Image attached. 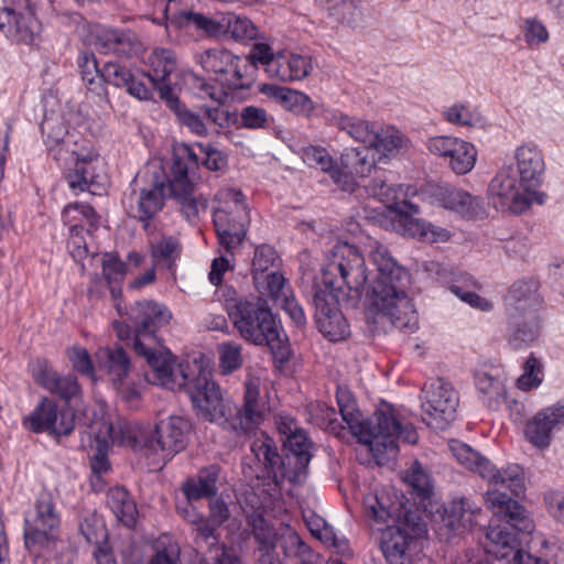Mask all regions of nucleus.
<instances>
[{
	"label": "nucleus",
	"mask_w": 564,
	"mask_h": 564,
	"mask_svg": "<svg viewBox=\"0 0 564 564\" xmlns=\"http://www.w3.org/2000/svg\"><path fill=\"white\" fill-rule=\"evenodd\" d=\"M42 131L46 132L45 144L48 151L57 161L66 162L72 155V150H76L74 137L66 131L63 124L51 126L50 121L42 124Z\"/></svg>",
	"instance_id": "42"
},
{
	"label": "nucleus",
	"mask_w": 564,
	"mask_h": 564,
	"mask_svg": "<svg viewBox=\"0 0 564 564\" xmlns=\"http://www.w3.org/2000/svg\"><path fill=\"white\" fill-rule=\"evenodd\" d=\"M367 256L371 271L356 246L338 242L322 265V280L316 285L313 303L317 328L330 341L343 340L349 335L339 302L348 297L359 299L362 293L368 324L376 328L391 325L410 332L417 327L409 270L378 241L370 243Z\"/></svg>",
	"instance_id": "1"
},
{
	"label": "nucleus",
	"mask_w": 564,
	"mask_h": 564,
	"mask_svg": "<svg viewBox=\"0 0 564 564\" xmlns=\"http://www.w3.org/2000/svg\"><path fill=\"white\" fill-rule=\"evenodd\" d=\"M259 90L276 101L283 109L295 115L310 117L315 109L311 97L301 90L275 84H262Z\"/></svg>",
	"instance_id": "28"
},
{
	"label": "nucleus",
	"mask_w": 564,
	"mask_h": 564,
	"mask_svg": "<svg viewBox=\"0 0 564 564\" xmlns=\"http://www.w3.org/2000/svg\"><path fill=\"white\" fill-rule=\"evenodd\" d=\"M95 356L98 368L108 373L120 397L133 404L140 398V391L138 388L128 387L122 382L130 369V361L124 350L121 347L115 349L104 347L98 349Z\"/></svg>",
	"instance_id": "21"
},
{
	"label": "nucleus",
	"mask_w": 564,
	"mask_h": 564,
	"mask_svg": "<svg viewBox=\"0 0 564 564\" xmlns=\"http://www.w3.org/2000/svg\"><path fill=\"white\" fill-rule=\"evenodd\" d=\"M541 333V321L535 313H528L520 321H514L509 335L510 345L520 349L534 343Z\"/></svg>",
	"instance_id": "49"
},
{
	"label": "nucleus",
	"mask_w": 564,
	"mask_h": 564,
	"mask_svg": "<svg viewBox=\"0 0 564 564\" xmlns=\"http://www.w3.org/2000/svg\"><path fill=\"white\" fill-rule=\"evenodd\" d=\"M486 503L496 516L505 519L510 525L520 530H531L532 523L525 517L524 508L508 495L497 490L489 491Z\"/></svg>",
	"instance_id": "33"
},
{
	"label": "nucleus",
	"mask_w": 564,
	"mask_h": 564,
	"mask_svg": "<svg viewBox=\"0 0 564 564\" xmlns=\"http://www.w3.org/2000/svg\"><path fill=\"white\" fill-rule=\"evenodd\" d=\"M58 524L59 519L51 499L39 500L34 516L25 519V546L29 550L48 546L57 536Z\"/></svg>",
	"instance_id": "20"
},
{
	"label": "nucleus",
	"mask_w": 564,
	"mask_h": 564,
	"mask_svg": "<svg viewBox=\"0 0 564 564\" xmlns=\"http://www.w3.org/2000/svg\"><path fill=\"white\" fill-rule=\"evenodd\" d=\"M405 482H408L416 496L422 502L430 500L433 492V485L429 474L417 462L413 463L410 469L403 476Z\"/></svg>",
	"instance_id": "59"
},
{
	"label": "nucleus",
	"mask_w": 564,
	"mask_h": 564,
	"mask_svg": "<svg viewBox=\"0 0 564 564\" xmlns=\"http://www.w3.org/2000/svg\"><path fill=\"white\" fill-rule=\"evenodd\" d=\"M132 429L138 440L137 448L153 453L158 456L156 464L164 465L167 459L185 448L191 423L183 416L171 415L156 424L155 436L149 432Z\"/></svg>",
	"instance_id": "9"
},
{
	"label": "nucleus",
	"mask_w": 564,
	"mask_h": 564,
	"mask_svg": "<svg viewBox=\"0 0 564 564\" xmlns=\"http://www.w3.org/2000/svg\"><path fill=\"white\" fill-rule=\"evenodd\" d=\"M337 403L351 434L367 447L379 465L395 457L398 440L409 444L417 442L419 436L413 425L403 423L394 408L387 402L380 403L372 417L367 420L357 410L349 392L338 390Z\"/></svg>",
	"instance_id": "2"
},
{
	"label": "nucleus",
	"mask_w": 564,
	"mask_h": 564,
	"mask_svg": "<svg viewBox=\"0 0 564 564\" xmlns=\"http://www.w3.org/2000/svg\"><path fill=\"white\" fill-rule=\"evenodd\" d=\"M129 319L134 328V350L144 357L151 368L147 380L166 389L184 384L186 375L183 366L162 347L156 336V330L172 319V312L167 306L154 301L137 302L130 308Z\"/></svg>",
	"instance_id": "3"
},
{
	"label": "nucleus",
	"mask_w": 564,
	"mask_h": 564,
	"mask_svg": "<svg viewBox=\"0 0 564 564\" xmlns=\"http://www.w3.org/2000/svg\"><path fill=\"white\" fill-rule=\"evenodd\" d=\"M448 513V524L453 528H473L478 523V518L481 510L478 506L473 503L470 500L460 498L454 500L449 509L446 510Z\"/></svg>",
	"instance_id": "53"
},
{
	"label": "nucleus",
	"mask_w": 564,
	"mask_h": 564,
	"mask_svg": "<svg viewBox=\"0 0 564 564\" xmlns=\"http://www.w3.org/2000/svg\"><path fill=\"white\" fill-rule=\"evenodd\" d=\"M444 120L462 128H484L486 119L481 112L468 102H454L442 111Z\"/></svg>",
	"instance_id": "43"
},
{
	"label": "nucleus",
	"mask_w": 564,
	"mask_h": 564,
	"mask_svg": "<svg viewBox=\"0 0 564 564\" xmlns=\"http://www.w3.org/2000/svg\"><path fill=\"white\" fill-rule=\"evenodd\" d=\"M94 419L87 426L85 435L88 437V446L95 453L90 458V467L94 474L91 485L94 488H101L100 476L109 470L110 464L107 457L108 449L112 444L137 448L138 440L133 434V429L129 424H119L115 426L107 415L106 405L98 404L93 412Z\"/></svg>",
	"instance_id": "6"
},
{
	"label": "nucleus",
	"mask_w": 564,
	"mask_h": 564,
	"mask_svg": "<svg viewBox=\"0 0 564 564\" xmlns=\"http://www.w3.org/2000/svg\"><path fill=\"white\" fill-rule=\"evenodd\" d=\"M142 173L149 178L150 187L142 188L140 193L131 194L123 200V204L128 206L129 215L138 218L147 228L149 220L163 207L165 189L173 198L175 197L172 195L169 185L171 178L166 180L161 160H151Z\"/></svg>",
	"instance_id": "11"
},
{
	"label": "nucleus",
	"mask_w": 564,
	"mask_h": 564,
	"mask_svg": "<svg viewBox=\"0 0 564 564\" xmlns=\"http://www.w3.org/2000/svg\"><path fill=\"white\" fill-rule=\"evenodd\" d=\"M474 379L479 399L486 406L496 410L506 401L505 379L497 368L478 369Z\"/></svg>",
	"instance_id": "31"
},
{
	"label": "nucleus",
	"mask_w": 564,
	"mask_h": 564,
	"mask_svg": "<svg viewBox=\"0 0 564 564\" xmlns=\"http://www.w3.org/2000/svg\"><path fill=\"white\" fill-rule=\"evenodd\" d=\"M82 78L87 88L97 95L102 93V69L98 68V63L94 53L82 52L78 58Z\"/></svg>",
	"instance_id": "57"
},
{
	"label": "nucleus",
	"mask_w": 564,
	"mask_h": 564,
	"mask_svg": "<svg viewBox=\"0 0 564 564\" xmlns=\"http://www.w3.org/2000/svg\"><path fill=\"white\" fill-rule=\"evenodd\" d=\"M107 505L116 518L126 527L131 528L135 524L137 506L124 488H111L107 494Z\"/></svg>",
	"instance_id": "47"
},
{
	"label": "nucleus",
	"mask_w": 564,
	"mask_h": 564,
	"mask_svg": "<svg viewBox=\"0 0 564 564\" xmlns=\"http://www.w3.org/2000/svg\"><path fill=\"white\" fill-rule=\"evenodd\" d=\"M181 365L186 375V382L181 388H187V393L198 414L213 423H226L227 414L230 412L229 401L224 398L219 386L213 380L210 372L200 368L198 375L189 380L186 372L187 366ZM176 389H180V387H176Z\"/></svg>",
	"instance_id": "12"
},
{
	"label": "nucleus",
	"mask_w": 564,
	"mask_h": 564,
	"mask_svg": "<svg viewBox=\"0 0 564 564\" xmlns=\"http://www.w3.org/2000/svg\"><path fill=\"white\" fill-rule=\"evenodd\" d=\"M218 206L214 210V225L218 241L226 252L232 254L246 238L249 209L242 193L224 188L216 195Z\"/></svg>",
	"instance_id": "7"
},
{
	"label": "nucleus",
	"mask_w": 564,
	"mask_h": 564,
	"mask_svg": "<svg viewBox=\"0 0 564 564\" xmlns=\"http://www.w3.org/2000/svg\"><path fill=\"white\" fill-rule=\"evenodd\" d=\"M491 205L502 213L520 215L532 205H543L547 195L536 188L523 186L512 165H503L488 186Z\"/></svg>",
	"instance_id": "8"
},
{
	"label": "nucleus",
	"mask_w": 564,
	"mask_h": 564,
	"mask_svg": "<svg viewBox=\"0 0 564 564\" xmlns=\"http://www.w3.org/2000/svg\"><path fill=\"white\" fill-rule=\"evenodd\" d=\"M279 430L286 436L285 448L291 453L283 463L282 476L292 482H300L304 479L307 465L311 460L312 444L303 430L296 429L294 422H281Z\"/></svg>",
	"instance_id": "18"
},
{
	"label": "nucleus",
	"mask_w": 564,
	"mask_h": 564,
	"mask_svg": "<svg viewBox=\"0 0 564 564\" xmlns=\"http://www.w3.org/2000/svg\"><path fill=\"white\" fill-rule=\"evenodd\" d=\"M94 36V45L101 54L124 55L130 51V39L121 31L97 26Z\"/></svg>",
	"instance_id": "45"
},
{
	"label": "nucleus",
	"mask_w": 564,
	"mask_h": 564,
	"mask_svg": "<svg viewBox=\"0 0 564 564\" xmlns=\"http://www.w3.org/2000/svg\"><path fill=\"white\" fill-rule=\"evenodd\" d=\"M517 545L516 534L506 525H491L486 533L485 551L497 560L513 556Z\"/></svg>",
	"instance_id": "40"
},
{
	"label": "nucleus",
	"mask_w": 564,
	"mask_h": 564,
	"mask_svg": "<svg viewBox=\"0 0 564 564\" xmlns=\"http://www.w3.org/2000/svg\"><path fill=\"white\" fill-rule=\"evenodd\" d=\"M0 30L17 44L36 45L41 40L43 26L28 0L14 8L0 9Z\"/></svg>",
	"instance_id": "17"
},
{
	"label": "nucleus",
	"mask_w": 564,
	"mask_h": 564,
	"mask_svg": "<svg viewBox=\"0 0 564 564\" xmlns=\"http://www.w3.org/2000/svg\"><path fill=\"white\" fill-rule=\"evenodd\" d=\"M74 167L66 175L69 187L75 194L90 191L94 185H102L105 178L104 163L99 154L93 150H72L68 158Z\"/></svg>",
	"instance_id": "19"
},
{
	"label": "nucleus",
	"mask_w": 564,
	"mask_h": 564,
	"mask_svg": "<svg viewBox=\"0 0 564 564\" xmlns=\"http://www.w3.org/2000/svg\"><path fill=\"white\" fill-rule=\"evenodd\" d=\"M79 530L88 543L97 545V564H116L112 555L100 546L107 540L106 525L100 516L95 511H88L80 520Z\"/></svg>",
	"instance_id": "35"
},
{
	"label": "nucleus",
	"mask_w": 564,
	"mask_h": 564,
	"mask_svg": "<svg viewBox=\"0 0 564 564\" xmlns=\"http://www.w3.org/2000/svg\"><path fill=\"white\" fill-rule=\"evenodd\" d=\"M62 221L68 227L69 232H79L84 229L91 232L98 227L99 216L90 205L74 202L63 208Z\"/></svg>",
	"instance_id": "38"
},
{
	"label": "nucleus",
	"mask_w": 564,
	"mask_h": 564,
	"mask_svg": "<svg viewBox=\"0 0 564 564\" xmlns=\"http://www.w3.org/2000/svg\"><path fill=\"white\" fill-rule=\"evenodd\" d=\"M223 25V36H228L236 42L245 43L259 37V29L245 15L231 11L224 12Z\"/></svg>",
	"instance_id": "46"
},
{
	"label": "nucleus",
	"mask_w": 564,
	"mask_h": 564,
	"mask_svg": "<svg viewBox=\"0 0 564 564\" xmlns=\"http://www.w3.org/2000/svg\"><path fill=\"white\" fill-rule=\"evenodd\" d=\"M251 451L257 460L263 465L267 477L273 478L276 481L278 474L275 468L280 466L281 458L272 438L263 436L256 440L251 445Z\"/></svg>",
	"instance_id": "55"
},
{
	"label": "nucleus",
	"mask_w": 564,
	"mask_h": 564,
	"mask_svg": "<svg viewBox=\"0 0 564 564\" xmlns=\"http://www.w3.org/2000/svg\"><path fill=\"white\" fill-rule=\"evenodd\" d=\"M434 195L442 207L463 217L474 218L482 212L480 199L463 189L438 186Z\"/></svg>",
	"instance_id": "32"
},
{
	"label": "nucleus",
	"mask_w": 564,
	"mask_h": 564,
	"mask_svg": "<svg viewBox=\"0 0 564 564\" xmlns=\"http://www.w3.org/2000/svg\"><path fill=\"white\" fill-rule=\"evenodd\" d=\"M242 69L238 72L232 62L231 65L224 67V72L219 73L215 80L218 85H214L204 78L193 75V86L202 98H209L210 100L223 105L228 97L229 91L241 90L249 88L253 83V65L248 57L238 56Z\"/></svg>",
	"instance_id": "15"
},
{
	"label": "nucleus",
	"mask_w": 564,
	"mask_h": 564,
	"mask_svg": "<svg viewBox=\"0 0 564 564\" xmlns=\"http://www.w3.org/2000/svg\"><path fill=\"white\" fill-rule=\"evenodd\" d=\"M458 402V393L451 382L433 379L421 391L422 419L432 429L445 430L455 419Z\"/></svg>",
	"instance_id": "13"
},
{
	"label": "nucleus",
	"mask_w": 564,
	"mask_h": 564,
	"mask_svg": "<svg viewBox=\"0 0 564 564\" xmlns=\"http://www.w3.org/2000/svg\"><path fill=\"white\" fill-rule=\"evenodd\" d=\"M390 227L393 231L427 242H445L451 238L448 230L415 218L419 207L406 200L394 203L389 208Z\"/></svg>",
	"instance_id": "16"
},
{
	"label": "nucleus",
	"mask_w": 564,
	"mask_h": 564,
	"mask_svg": "<svg viewBox=\"0 0 564 564\" xmlns=\"http://www.w3.org/2000/svg\"><path fill=\"white\" fill-rule=\"evenodd\" d=\"M154 554L148 564H177L180 546L169 534L161 535L154 543Z\"/></svg>",
	"instance_id": "61"
},
{
	"label": "nucleus",
	"mask_w": 564,
	"mask_h": 564,
	"mask_svg": "<svg viewBox=\"0 0 564 564\" xmlns=\"http://www.w3.org/2000/svg\"><path fill=\"white\" fill-rule=\"evenodd\" d=\"M253 536L259 544L258 564H282L274 555L276 533L261 514L251 518Z\"/></svg>",
	"instance_id": "41"
},
{
	"label": "nucleus",
	"mask_w": 564,
	"mask_h": 564,
	"mask_svg": "<svg viewBox=\"0 0 564 564\" xmlns=\"http://www.w3.org/2000/svg\"><path fill=\"white\" fill-rule=\"evenodd\" d=\"M410 141L394 126L378 124L368 149L373 150L379 160H391L409 148Z\"/></svg>",
	"instance_id": "34"
},
{
	"label": "nucleus",
	"mask_w": 564,
	"mask_h": 564,
	"mask_svg": "<svg viewBox=\"0 0 564 564\" xmlns=\"http://www.w3.org/2000/svg\"><path fill=\"white\" fill-rule=\"evenodd\" d=\"M325 120L328 124L346 132L351 139L365 144L367 148L375 137L376 129L379 124L360 117L344 113L337 109L326 111Z\"/></svg>",
	"instance_id": "29"
},
{
	"label": "nucleus",
	"mask_w": 564,
	"mask_h": 564,
	"mask_svg": "<svg viewBox=\"0 0 564 564\" xmlns=\"http://www.w3.org/2000/svg\"><path fill=\"white\" fill-rule=\"evenodd\" d=\"M261 378L248 375L245 382L243 403L237 413L238 426L235 430L248 433L260 425L264 420V408L260 402Z\"/></svg>",
	"instance_id": "27"
},
{
	"label": "nucleus",
	"mask_w": 564,
	"mask_h": 564,
	"mask_svg": "<svg viewBox=\"0 0 564 564\" xmlns=\"http://www.w3.org/2000/svg\"><path fill=\"white\" fill-rule=\"evenodd\" d=\"M280 542L290 564H322L321 556L313 552L292 528H282ZM325 564H344V562L332 556Z\"/></svg>",
	"instance_id": "30"
},
{
	"label": "nucleus",
	"mask_w": 564,
	"mask_h": 564,
	"mask_svg": "<svg viewBox=\"0 0 564 564\" xmlns=\"http://www.w3.org/2000/svg\"><path fill=\"white\" fill-rule=\"evenodd\" d=\"M195 61L197 64L202 66V68L207 72L215 75V77L224 72V67H227V65H231L232 62L235 63H242L241 61H238V55H235L230 51L223 48V47H213L205 50L195 56ZM236 68L238 72L242 69L241 64L236 65Z\"/></svg>",
	"instance_id": "51"
},
{
	"label": "nucleus",
	"mask_w": 564,
	"mask_h": 564,
	"mask_svg": "<svg viewBox=\"0 0 564 564\" xmlns=\"http://www.w3.org/2000/svg\"><path fill=\"white\" fill-rule=\"evenodd\" d=\"M299 154L307 166L316 167L327 173L333 182L343 191L352 192L355 189L356 181L352 174L341 169L325 148L307 145L302 148Z\"/></svg>",
	"instance_id": "24"
},
{
	"label": "nucleus",
	"mask_w": 564,
	"mask_h": 564,
	"mask_svg": "<svg viewBox=\"0 0 564 564\" xmlns=\"http://www.w3.org/2000/svg\"><path fill=\"white\" fill-rule=\"evenodd\" d=\"M386 171H381L375 175L371 182L367 185V192L369 195L378 198L381 202L390 203L398 197L399 192L402 191V186L394 187L389 183V175Z\"/></svg>",
	"instance_id": "64"
},
{
	"label": "nucleus",
	"mask_w": 564,
	"mask_h": 564,
	"mask_svg": "<svg viewBox=\"0 0 564 564\" xmlns=\"http://www.w3.org/2000/svg\"><path fill=\"white\" fill-rule=\"evenodd\" d=\"M224 12H216L213 15L194 10H180L173 13L166 23V29L184 30L194 32L204 37H223Z\"/></svg>",
	"instance_id": "22"
},
{
	"label": "nucleus",
	"mask_w": 564,
	"mask_h": 564,
	"mask_svg": "<svg viewBox=\"0 0 564 564\" xmlns=\"http://www.w3.org/2000/svg\"><path fill=\"white\" fill-rule=\"evenodd\" d=\"M554 433L545 425L536 412L523 425L524 440L538 451H546L553 442Z\"/></svg>",
	"instance_id": "54"
},
{
	"label": "nucleus",
	"mask_w": 564,
	"mask_h": 564,
	"mask_svg": "<svg viewBox=\"0 0 564 564\" xmlns=\"http://www.w3.org/2000/svg\"><path fill=\"white\" fill-rule=\"evenodd\" d=\"M102 275L107 283L111 285V293L113 297L120 293V290L112 284H120L127 273L126 263L120 260L116 253H105L102 256Z\"/></svg>",
	"instance_id": "62"
},
{
	"label": "nucleus",
	"mask_w": 564,
	"mask_h": 564,
	"mask_svg": "<svg viewBox=\"0 0 564 564\" xmlns=\"http://www.w3.org/2000/svg\"><path fill=\"white\" fill-rule=\"evenodd\" d=\"M280 257L275 249L269 245L258 246L254 250L251 271L252 279L259 278L271 271H278Z\"/></svg>",
	"instance_id": "58"
},
{
	"label": "nucleus",
	"mask_w": 564,
	"mask_h": 564,
	"mask_svg": "<svg viewBox=\"0 0 564 564\" xmlns=\"http://www.w3.org/2000/svg\"><path fill=\"white\" fill-rule=\"evenodd\" d=\"M241 349V345L236 341H226L218 346L219 369L223 375H229L242 366Z\"/></svg>",
	"instance_id": "63"
},
{
	"label": "nucleus",
	"mask_w": 564,
	"mask_h": 564,
	"mask_svg": "<svg viewBox=\"0 0 564 564\" xmlns=\"http://www.w3.org/2000/svg\"><path fill=\"white\" fill-rule=\"evenodd\" d=\"M448 449L453 458L460 466L482 477L485 469L488 468V464L490 462L488 458L480 455L468 444L457 440L449 441Z\"/></svg>",
	"instance_id": "50"
},
{
	"label": "nucleus",
	"mask_w": 564,
	"mask_h": 564,
	"mask_svg": "<svg viewBox=\"0 0 564 564\" xmlns=\"http://www.w3.org/2000/svg\"><path fill=\"white\" fill-rule=\"evenodd\" d=\"M219 467L210 465L203 468L197 478H189L182 485V491L187 502L196 501L202 498L212 497L217 491V480Z\"/></svg>",
	"instance_id": "39"
},
{
	"label": "nucleus",
	"mask_w": 564,
	"mask_h": 564,
	"mask_svg": "<svg viewBox=\"0 0 564 564\" xmlns=\"http://www.w3.org/2000/svg\"><path fill=\"white\" fill-rule=\"evenodd\" d=\"M253 284L260 299H271L275 304L292 292L286 279L279 271H271L253 279Z\"/></svg>",
	"instance_id": "48"
},
{
	"label": "nucleus",
	"mask_w": 564,
	"mask_h": 564,
	"mask_svg": "<svg viewBox=\"0 0 564 564\" xmlns=\"http://www.w3.org/2000/svg\"><path fill=\"white\" fill-rule=\"evenodd\" d=\"M318 2L328 10L330 15L349 25L357 23L361 14L359 7L352 0H318Z\"/></svg>",
	"instance_id": "60"
},
{
	"label": "nucleus",
	"mask_w": 564,
	"mask_h": 564,
	"mask_svg": "<svg viewBox=\"0 0 564 564\" xmlns=\"http://www.w3.org/2000/svg\"><path fill=\"white\" fill-rule=\"evenodd\" d=\"M313 72L312 57L293 51H280L271 63L269 77L283 83L301 82Z\"/></svg>",
	"instance_id": "26"
},
{
	"label": "nucleus",
	"mask_w": 564,
	"mask_h": 564,
	"mask_svg": "<svg viewBox=\"0 0 564 564\" xmlns=\"http://www.w3.org/2000/svg\"><path fill=\"white\" fill-rule=\"evenodd\" d=\"M477 156L478 152L473 143L457 138L444 162L455 174L465 175L475 167Z\"/></svg>",
	"instance_id": "44"
},
{
	"label": "nucleus",
	"mask_w": 564,
	"mask_h": 564,
	"mask_svg": "<svg viewBox=\"0 0 564 564\" xmlns=\"http://www.w3.org/2000/svg\"><path fill=\"white\" fill-rule=\"evenodd\" d=\"M144 64L148 67V72L142 73V77L149 78L153 85L164 84L177 67L174 52L164 47L152 50L147 56Z\"/></svg>",
	"instance_id": "37"
},
{
	"label": "nucleus",
	"mask_w": 564,
	"mask_h": 564,
	"mask_svg": "<svg viewBox=\"0 0 564 564\" xmlns=\"http://www.w3.org/2000/svg\"><path fill=\"white\" fill-rule=\"evenodd\" d=\"M366 517L376 524L388 523L390 519L399 517L394 503L387 505L384 495L369 494L364 498Z\"/></svg>",
	"instance_id": "56"
},
{
	"label": "nucleus",
	"mask_w": 564,
	"mask_h": 564,
	"mask_svg": "<svg viewBox=\"0 0 564 564\" xmlns=\"http://www.w3.org/2000/svg\"><path fill=\"white\" fill-rule=\"evenodd\" d=\"M200 163L209 171H220L226 167L227 158L220 151L203 143L193 145L178 143L174 147L172 177L169 185L183 215L189 221L195 219L200 210L207 208V199L195 195Z\"/></svg>",
	"instance_id": "5"
},
{
	"label": "nucleus",
	"mask_w": 564,
	"mask_h": 564,
	"mask_svg": "<svg viewBox=\"0 0 564 564\" xmlns=\"http://www.w3.org/2000/svg\"><path fill=\"white\" fill-rule=\"evenodd\" d=\"M425 533V523L410 512L399 524L382 529L381 550L388 564H411V556Z\"/></svg>",
	"instance_id": "10"
},
{
	"label": "nucleus",
	"mask_w": 564,
	"mask_h": 564,
	"mask_svg": "<svg viewBox=\"0 0 564 564\" xmlns=\"http://www.w3.org/2000/svg\"><path fill=\"white\" fill-rule=\"evenodd\" d=\"M544 362L531 352L522 365V373L516 381V387L522 392L538 390L544 381Z\"/></svg>",
	"instance_id": "52"
},
{
	"label": "nucleus",
	"mask_w": 564,
	"mask_h": 564,
	"mask_svg": "<svg viewBox=\"0 0 564 564\" xmlns=\"http://www.w3.org/2000/svg\"><path fill=\"white\" fill-rule=\"evenodd\" d=\"M490 485L501 486L509 489L514 496H520L525 491L524 470L518 464H509L502 468H497L491 462L481 477Z\"/></svg>",
	"instance_id": "36"
},
{
	"label": "nucleus",
	"mask_w": 564,
	"mask_h": 564,
	"mask_svg": "<svg viewBox=\"0 0 564 564\" xmlns=\"http://www.w3.org/2000/svg\"><path fill=\"white\" fill-rule=\"evenodd\" d=\"M31 372L37 384L66 402L80 394V387L75 376H61L45 360H36L32 365Z\"/></svg>",
	"instance_id": "25"
},
{
	"label": "nucleus",
	"mask_w": 564,
	"mask_h": 564,
	"mask_svg": "<svg viewBox=\"0 0 564 564\" xmlns=\"http://www.w3.org/2000/svg\"><path fill=\"white\" fill-rule=\"evenodd\" d=\"M22 425L30 432L47 433L57 438L73 432L75 414L70 409L44 397L28 415L23 416Z\"/></svg>",
	"instance_id": "14"
},
{
	"label": "nucleus",
	"mask_w": 564,
	"mask_h": 564,
	"mask_svg": "<svg viewBox=\"0 0 564 564\" xmlns=\"http://www.w3.org/2000/svg\"><path fill=\"white\" fill-rule=\"evenodd\" d=\"M516 174L523 186L539 189L545 174V160L542 150L534 142H523L514 148Z\"/></svg>",
	"instance_id": "23"
},
{
	"label": "nucleus",
	"mask_w": 564,
	"mask_h": 564,
	"mask_svg": "<svg viewBox=\"0 0 564 564\" xmlns=\"http://www.w3.org/2000/svg\"><path fill=\"white\" fill-rule=\"evenodd\" d=\"M224 297L225 310L245 340L257 346L267 345L281 362L289 359L286 336L265 300L237 297L232 288H225Z\"/></svg>",
	"instance_id": "4"
}]
</instances>
